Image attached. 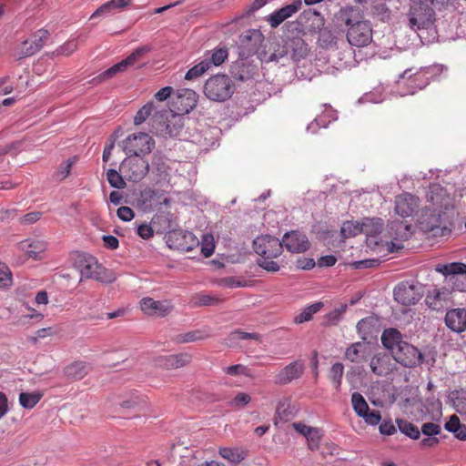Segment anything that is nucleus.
Returning a JSON list of instances; mask_svg holds the SVG:
<instances>
[{
  "label": "nucleus",
  "mask_w": 466,
  "mask_h": 466,
  "mask_svg": "<svg viewBox=\"0 0 466 466\" xmlns=\"http://www.w3.org/2000/svg\"><path fill=\"white\" fill-rule=\"evenodd\" d=\"M304 370V362L300 360H297L280 370V371L275 376V383L278 385H287L292 380L299 379L302 376Z\"/></svg>",
  "instance_id": "2eb2a0df"
},
{
  "label": "nucleus",
  "mask_w": 466,
  "mask_h": 466,
  "mask_svg": "<svg viewBox=\"0 0 466 466\" xmlns=\"http://www.w3.org/2000/svg\"><path fill=\"white\" fill-rule=\"evenodd\" d=\"M283 247L291 253H302L309 248L308 237L297 230L287 232L282 238Z\"/></svg>",
  "instance_id": "4468645a"
},
{
  "label": "nucleus",
  "mask_w": 466,
  "mask_h": 466,
  "mask_svg": "<svg viewBox=\"0 0 466 466\" xmlns=\"http://www.w3.org/2000/svg\"><path fill=\"white\" fill-rule=\"evenodd\" d=\"M251 401V397L245 392L238 393L230 401V405L235 408H243Z\"/></svg>",
  "instance_id": "864d4df0"
},
{
  "label": "nucleus",
  "mask_w": 466,
  "mask_h": 466,
  "mask_svg": "<svg viewBox=\"0 0 466 466\" xmlns=\"http://www.w3.org/2000/svg\"><path fill=\"white\" fill-rule=\"evenodd\" d=\"M231 336L233 339H254V340H258L259 337H260L258 333H249V332H245L242 330H235L234 332L231 333Z\"/></svg>",
  "instance_id": "0e129e2a"
},
{
  "label": "nucleus",
  "mask_w": 466,
  "mask_h": 466,
  "mask_svg": "<svg viewBox=\"0 0 466 466\" xmlns=\"http://www.w3.org/2000/svg\"><path fill=\"white\" fill-rule=\"evenodd\" d=\"M209 69V62L208 60H202L186 73L185 79L188 81L195 80L202 76Z\"/></svg>",
  "instance_id": "72a5a7b5"
},
{
  "label": "nucleus",
  "mask_w": 466,
  "mask_h": 466,
  "mask_svg": "<svg viewBox=\"0 0 466 466\" xmlns=\"http://www.w3.org/2000/svg\"><path fill=\"white\" fill-rule=\"evenodd\" d=\"M218 453L219 455L232 462V463H235V464H238L239 463L240 461H242L246 456H247V453L246 451L241 449V448H220L219 451H218Z\"/></svg>",
  "instance_id": "c85d7f7f"
},
{
  "label": "nucleus",
  "mask_w": 466,
  "mask_h": 466,
  "mask_svg": "<svg viewBox=\"0 0 466 466\" xmlns=\"http://www.w3.org/2000/svg\"><path fill=\"white\" fill-rule=\"evenodd\" d=\"M351 403L354 411L359 417H361L365 412L369 411V405L364 397L360 392H353L351 395Z\"/></svg>",
  "instance_id": "f704fd0d"
},
{
  "label": "nucleus",
  "mask_w": 466,
  "mask_h": 466,
  "mask_svg": "<svg viewBox=\"0 0 466 466\" xmlns=\"http://www.w3.org/2000/svg\"><path fill=\"white\" fill-rule=\"evenodd\" d=\"M106 177L111 187L122 189L126 187L125 177L115 169H108L106 172Z\"/></svg>",
  "instance_id": "58836bf2"
},
{
  "label": "nucleus",
  "mask_w": 466,
  "mask_h": 466,
  "mask_svg": "<svg viewBox=\"0 0 466 466\" xmlns=\"http://www.w3.org/2000/svg\"><path fill=\"white\" fill-rule=\"evenodd\" d=\"M347 305H340L339 308L333 309L332 311L327 313L324 317V325H336L340 319L342 315L346 312Z\"/></svg>",
  "instance_id": "4c0bfd02"
},
{
  "label": "nucleus",
  "mask_w": 466,
  "mask_h": 466,
  "mask_svg": "<svg viewBox=\"0 0 466 466\" xmlns=\"http://www.w3.org/2000/svg\"><path fill=\"white\" fill-rule=\"evenodd\" d=\"M360 418H362L365 420V422L370 425H377L380 423V421L381 420L380 411H378V410L370 411V410L368 412H365V414L363 416H361Z\"/></svg>",
  "instance_id": "bf43d9fd"
},
{
  "label": "nucleus",
  "mask_w": 466,
  "mask_h": 466,
  "mask_svg": "<svg viewBox=\"0 0 466 466\" xmlns=\"http://www.w3.org/2000/svg\"><path fill=\"white\" fill-rule=\"evenodd\" d=\"M119 169L126 179L138 182L148 173L149 165L143 157H128L123 160Z\"/></svg>",
  "instance_id": "1a4fd4ad"
},
{
  "label": "nucleus",
  "mask_w": 466,
  "mask_h": 466,
  "mask_svg": "<svg viewBox=\"0 0 466 466\" xmlns=\"http://www.w3.org/2000/svg\"><path fill=\"white\" fill-rule=\"evenodd\" d=\"M339 19L348 27L346 36L350 45L364 47L371 43V25L369 21L362 18L358 9L353 7L342 9L339 13Z\"/></svg>",
  "instance_id": "f03ea898"
},
{
  "label": "nucleus",
  "mask_w": 466,
  "mask_h": 466,
  "mask_svg": "<svg viewBox=\"0 0 466 466\" xmlns=\"http://www.w3.org/2000/svg\"><path fill=\"white\" fill-rule=\"evenodd\" d=\"M340 233L343 238H349L362 233L361 222L346 221L343 223Z\"/></svg>",
  "instance_id": "c9c22d12"
},
{
  "label": "nucleus",
  "mask_w": 466,
  "mask_h": 466,
  "mask_svg": "<svg viewBox=\"0 0 466 466\" xmlns=\"http://www.w3.org/2000/svg\"><path fill=\"white\" fill-rule=\"evenodd\" d=\"M322 438L321 431L318 428H312L310 432L306 437L308 447L311 451H316L319 448V442Z\"/></svg>",
  "instance_id": "a18cd8bd"
},
{
  "label": "nucleus",
  "mask_w": 466,
  "mask_h": 466,
  "mask_svg": "<svg viewBox=\"0 0 466 466\" xmlns=\"http://www.w3.org/2000/svg\"><path fill=\"white\" fill-rule=\"evenodd\" d=\"M78 48V43L76 39H70L65 44L60 46L54 54L68 56L72 55Z\"/></svg>",
  "instance_id": "49530a36"
},
{
  "label": "nucleus",
  "mask_w": 466,
  "mask_h": 466,
  "mask_svg": "<svg viewBox=\"0 0 466 466\" xmlns=\"http://www.w3.org/2000/svg\"><path fill=\"white\" fill-rule=\"evenodd\" d=\"M76 161V157H73L72 159H67L66 161L63 162L56 171L54 177L59 181L64 180L69 176L71 168Z\"/></svg>",
  "instance_id": "79ce46f5"
},
{
  "label": "nucleus",
  "mask_w": 466,
  "mask_h": 466,
  "mask_svg": "<svg viewBox=\"0 0 466 466\" xmlns=\"http://www.w3.org/2000/svg\"><path fill=\"white\" fill-rule=\"evenodd\" d=\"M43 394L39 391L22 392L19 395V403L25 409L34 408L42 399Z\"/></svg>",
  "instance_id": "2f4dec72"
},
{
  "label": "nucleus",
  "mask_w": 466,
  "mask_h": 466,
  "mask_svg": "<svg viewBox=\"0 0 466 466\" xmlns=\"http://www.w3.org/2000/svg\"><path fill=\"white\" fill-rule=\"evenodd\" d=\"M149 50L150 47L148 46L137 48L127 58L101 73L96 79H98V81H104L113 77L117 73L126 71L128 66L135 65Z\"/></svg>",
  "instance_id": "9b49d317"
},
{
  "label": "nucleus",
  "mask_w": 466,
  "mask_h": 466,
  "mask_svg": "<svg viewBox=\"0 0 466 466\" xmlns=\"http://www.w3.org/2000/svg\"><path fill=\"white\" fill-rule=\"evenodd\" d=\"M162 117H163V115L159 114V113H156L152 117V121H153L152 127L156 129V133L157 134L160 133L164 136L167 135L169 137L177 136V131L172 129L170 127L169 124H167L166 122H164L163 124H159V127L155 126V123L157 121V119L162 118Z\"/></svg>",
  "instance_id": "ea45409f"
},
{
  "label": "nucleus",
  "mask_w": 466,
  "mask_h": 466,
  "mask_svg": "<svg viewBox=\"0 0 466 466\" xmlns=\"http://www.w3.org/2000/svg\"><path fill=\"white\" fill-rule=\"evenodd\" d=\"M380 432L383 435H392L397 430L391 420H385L379 427Z\"/></svg>",
  "instance_id": "69168bd1"
},
{
  "label": "nucleus",
  "mask_w": 466,
  "mask_h": 466,
  "mask_svg": "<svg viewBox=\"0 0 466 466\" xmlns=\"http://www.w3.org/2000/svg\"><path fill=\"white\" fill-rule=\"evenodd\" d=\"M321 46L329 47L336 45V37L330 32H323L320 35Z\"/></svg>",
  "instance_id": "774afa93"
},
{
  "label": "nucleus",
  "mask_w": 466,
  "mask_h": 466,
  "mask_svg": "<svg viewBox=\"0 0 466 466\" xmlns=\"http://www.w3.org/2000/svg\"><path fill=\"white\" fill-rule=\"evenodd\" d=\"M42 215L40 211L27 213L19 218V223L22 225H32L37 222L42 218Z\"/></svg>",
  "instance_id": "4d7b16f0"
},
{
  "label": "nucleus",
  "mask_w": 466,
  "mask_h": 466,
  "mask_svg": "<svg viewBox=\"0 0 466 466\" xmlns=\"http://www.w3.org/2000/svg\"><path fill=\"white\" fill-rule=\"evenodd\" d=\"M38 52V46L33 44L30 39L25 40L20 46L18 47V51L16 56L19 58L30 56Z\"/></svg>",
  "instance_id": "c03bdc74"
},
{
  "label": "nucleus",
  "mask_w": 466,
  "mask_h": 466,
  "mask_svg": "<svg viewBox=\"0 0 466 466\" xmlns=\"http://www.w3.org/2000/svg\"><path fill=\"white\" fill-rule=\"evenodd\" d=\"M421 432L426 436L434 437L441 433V426L433 422H427L422 425Z\"/></svg>",
  "instance_id": "13d9d810"
},
{
  "label": "nucleus",
  "mask_w": 466,
  "mask_h": 466,
  "mask_svg": "<svg viewBox=\"0 0 466 466\" xmlns=\"http://www.w3.org/2000/svg\"><path fill=\"white\" fill-rule=\"evenodd\" d=\"M419 207V199L415 196L404 193L395 198V212L401 218L413 215Z\"/></svg>",
  "instance_id": "f3484780"
},
{
  "label": "nucleus",
  "mask_w": 466,
  "mask_h": 466,
  "mask_svg": "<svg viewBox=\"0 0 466 466\" xmlns=\"http://www.w3.org/2000/svg\"><path fill=\"white\" fill-rule=\"evenodd\" d=\"M461 425L460 419L457 415H452L450 417V420L445 423V429L448 431L455 432L459 430Z\"/></svg>",
  "instance_id": "338daca9"
},
{
  "label": "nucleus",
  "mask_w": 466,
  "mask_h": 466,
  "mask_svg": "<svg viewBox=\"0 0 466 466\" xmlns=\"http://www.w3.org/2000/svg\"><path fill=\"white\" fill-rule=\"evenodd\" d=\"M46 247V241L37 238H28L17 243V248L34 259H42Z\"/></svg>",
  "instance_id": "412c9836"
},
{
  "label": "nucleus",
  "mask_w": 466,
  "mask_h": 466,
  "mask_svg": "<svg viewBox=\"0 0 466 466\" xmlns=\"http://www.w3.org/2000/svg\"><path fill=\"white\" fill-rule=\"evenodd\" d=\"M228 53L226 48H219L214 50L210 57H207L204 60H208L209 62V68L211 69L212 66H218L225 62L228 58Z\"/></svg>",
  "instance_id": "37998d69"
},
{
  "label": "nucleus",
  "mask_w": 466,
  "mask_h": 466,
  "mask_svg": "<svg viewBox=\"0 0 466 466\" xmlns=\"http://www.w3.org/2000/svg\"><path fill=\"white\" fill-rule=\"evenodd\" d=\"M427 305L433 310H441L451 301V292L448 289H434L426 296Z\"/></svg>",
  "instance_id": "6ab92c4d"
},
{
  "label": "nucleus",
  "mask_w": 466,
  "mask_h": 466,
  "mask_svg": "<svg viewBox=\"0 0 466 466\" xmlns=\"http://www.w3.org/2000/svg\"><path fill=\"white\" fill-rule=\"evenodd\" d=\"M192 361V355L188 352L158 356L155 359V365L163 370H176L188 365Z\"/></svg>",
  "instance_id": "f8f14e48"
},
{
  "label": "nucleus",
  "mask_w": 466,
  "mask_h": 466,
  "mask_svg": "<svg viewBox=\"0 0 466 466\" xmlns=\"http://www.w3.org/2000/svg\"><path fill=\"white\" fill-rule=\"evenodd\" d=\"M225 372L231 376H236L238 374H244L246 376H249V374L248 372V369L241 364H236V365L229 366L226 369Z\"/></svg>",
  "instance_id": "e2e57ef3"
},
{
  "label": "nucleus",
  "mask_w": 466,
  "mask_h": 466,
  "mask_svg": "<svg viewBox=\"0 0 466 466\" xmlns=\"http://www.w3.org/2000/svg\"><path fill=\"white\" fill-rule=\"evenodd\" d=\"M204 339L199 330L190 331L177 337L179 343L193 342Z\"/></svg>",
  "instance_id": "6e6d98bb"
},
{
  "label": "nucleus",
  "mask_w": 466,
  "mask_h": 466,
  "mask_svg": "<svg viewBox=\"0 0 466 466\" xmlns=\"http://www.w3.org/2000/svg\"><path fill=\"white\" fill-rule=\"evenodd\" d=\"M390 229L394 231V239L403 241L411 235V226L406 221H392L390 224Z\"/></svg>",
  "instance_id": "cd10ccee"
},
{
  "label": "nucleus",
  "mask_w": 466,
  "mask_h": 466,
  "mask_svg": "<svg viewBox=\"0 0 466 466\" xmlns=\"http://www.w3.org/2000/svg\"><path fill=\"white\" fill-rule=\"evenodd\" d=\"M49 32L44 28L37 30L30 38V41L38 46V51L44 46L49 38Z\"/></svg>",
  "instance_id": "8fccbe9b"
},
{
  "label": "nucleus",
  "mask_w": 466,
  "mask_h": 466,
  "mask_svg": "<svg viewBox=\"0 0 466 466\" xmlns=\"http://www.w3.org/2000/svg\"><path fill=\"white\" fill-rule=\"evenodd\" d=\"M392 358L404 367L413 368L420 364L423 360L421 352L413 345L404 341L394 348Z\"/></svg>",
  "instance_id": "9d476101"
},
{
  "label": "nucleus",
  "mask_w": 466,
  "mask_h": 466,
  "mask_svg": "<svg viewBox=\"0 0 466 466\" xmlns=\"http://www.w3.org/2000/svg\"><path fill=\"white\" fill-rule=\"evenodd\" d=\"M302 6V0H294L291 4L287 5L279 10L285 19L291 17L294 14L300 10Z\"/></svg>",
  "instance_id": "09e8293b"
},
{
  "label": "nucleus",
  "mask_w": 466,
  "mask_h": 466,
  "mask_svg": "<svg viewBox=\"0 0 466 466\" xmlns=\"http://www.w3.org/2000/svg\"><path fill=\"white\" fill-rule=\"evenodd\" d=\"M233 93L234 83L226 75L212 76L204 85V94L212 101H226L231 97Z\"/></svg>",
  "instance_id": "423d86ee"
},
{
  "label": "nucleus",
  "mask_w": 466,
  "mask_h": 466,
  "mask_svg": "<svg viewBox=\"0 0 466 466\" xmlns=\"http://www.w3.org/2000/svg\"><path fill=\"white\" fill-rule=\"evenodd\" d=\"M144 403L143 400L138 396L131 397L120 403L122 409L125 410H138Z\"/></svg>",
  "instance_id": "5fc2aeb1"
},
{
  "label": "nucleus",
  "mask_w": 466,
  "mask_h": 466,
  "mask_svg": "<svg viewBox=\"0 0 466 466\" xmlns=\"http://www.w3.org/2000/svg\"><path fill=\"white\" fill-rule=\"evenodd\" d=\"M141 309L147 315L164 317L172 310V305L167 301H158L151 298H144L140 301Z\"/></svg>",
  "instance_id": "aec40b11"
},
{
  "label": "nucleus",
  "mask_w": 466,
  "mask_h": 466,
  "mask_svg": "<svg viewBox=\"0 0 466 466\" xmlns=\"http://www.w3.org/2000/svg\"><path fill=\"white\" fill-rule=\"evenodd\" d=\"M435 5V0H419L410 6L408 16L410 27L420 30L430 27L435 21V11L429 5Z\"/></svg>",
  "instance_id": "39448f33"
},
{
  "label": "nucleus",
  "mask_w": 466,
  "mask_h": 466,
  "mask_svg": "<svg viewBox=\"0 0 466 466\" xmlns=\"http://www.w3.org/2000/svg\"><path fill=\"white\" fill-rule=\"evenodd\" d=\"M343 372L344 366L339 362L333 364L330 368L329 378L337 390L340 388Z\"/></svg>",
  "instance_id": "e433bc0d"
},
{
  "label": "nucleus",
  "mask_w": 466,
  "mask_h": 466,
  "mask_svg": "<svg viewBox=\"0 0 466 466\" xmlns=\"http://www.w3.org/2000/svg\"><path fill=\"white\" fill-rule=\"evenodd\" d=\"M381 342L383 346L392 353L394 348H397L399 344L403 343L404 340L402 339V336L399 330L395 329H385L381 335Z\"/></svg>",
  "instance_id": "393cba45"
},
{
  "label": "nucleus",
  "mask_w": 466,
  "mask_h": 466,
  "mask_svg": "<svg viewBox=\"0 0 466 466\" xmlns=\"http://www.w3.org/2000/svg\"><path fill=\"white\" fill-rule=\"evenodd\" d=\"M224 301V299L218 296L210 294L198 293L196 294L192 299V303L195 306H211L218 305Z\"/></svg>",
  "instance_id": "7c9ffc66"
},
{
  "label": "nucleus",
  "mask_w": 466,
  "mask_h": 466,
  "mask_svg": "<svg viewBox=\"0 0 466 466\" xmlns=\"http://www.w3.org/2000/svg\"><path fill=\"white\" fill-rule=\"evenodd\" d=\"M383 219L380 218H364L361 220L362 233L367 236H376L383 228Z\"/></svg>",
  "instance_id": "bb28decb"
},
{
  "label": "nucleus",
  "mask_w": 466,
  "mask_h": 466,
  "mask_svg": "<svg viewBox=\"0 0 466 466\" xmlns=\"http://www.w3.org/2000/svg\"><path fill=\"white\" fill-rule=\"evenodd\" d=\"M324 307L323 302L318 301L307 306L303 310L295 317L294 320L298 324L309 321L313 315L318 313Z\"/></svg>",
  "instance_id": "c756f323"
},
{
  "label": "nucleus",
  "mask_w": 466,
  "mask_h": 466,
  "mask_svg": "<svg viewBox=\"0 0 466 466\" xmlns=\"http://www.w3.org/2000/svg\"><path fill=\"white\" fill-rule=\"evenodd\" d=\"M91 365L83 360H76L63 370L65 377L71 381H77L84 379L90 371Z\"/></svg>",
  "instance_id": "4be33fe9"
},
{
  "label": "nucleus",
  "mask_w": 466,
  "mask_h": 466,
  "mask_svg": "<svg viewBox=\"0 0 466 466\" xmlns=\"http://www.w3.org/2000/svg\"><path fill=\"white\" fill-rule=\"evenodd\" d=\"M445 324L453 332L461 333L466 330V309H450L445 315Z\"/></svg>",
  "instance_id": "a211bd4d"
},
{
  "label": "nucleus",
  "mask_w": 466,
  "mask_h": 466,
  "mask_svg": "<svg viewBox=\"0 0 466 466\" xmlns=\"http://www.w3.org/2000/svg\"><path fill=\"white\" fill-rule=\"evenodd\" d=\"M12 284V273L9 268L0 263V288L9 287Z\"/></svg>",
  "instance_id": "3c124183"
},
{
  "label": "nucleus",
  "mask_w": 466,
  "mask_h": 466,
  "mask_svg": "<svg viewBox=\"0 0 466 466\" xmlns=\"http://www.w3.org/2000/svg\"><path fill=\"white\" fill-rule=\"evenodd\" d=\"M214 249H215V245H214V238H213L212 235H210V234L203 235V239L201 242V254H203V256L205 258H209L213 254Z\"/></svg>",
  "instance_id": "de8ad7c7"
},
{
  "label": "nucleus",
  "mask_w": 466,
  "mask_h": 466,
  "mask_svg": "<svg viewBox=\"0 0 466 466\" xmlns=\"http://www.w3.org/2000/svg\"><path fill=\"white\" fill-rule=\"evenodd\" d=\"M218 285L226 288L247 287L248 283L245 280H238L234 277H226L218 280Z\"/></svg>",
  "instance_id": "603ef678"
},
{
  "label": "nucleus",
  "mask_w": 466,
  "mask_h": 466,
  "mask_svg": "<svg viewBox=\"0 0 466 466\" xmlns=\"http://www.w3.org/2000/svg\"><path fill=\"white\" fill-rule=\"evenodd\" d=\"M430 199L431 204L423 208L420 218V228L434 232V236H448L454 228L457 214L452 199L442 188L431 191Z\"/></svg>",
  "instance_id": "f257e3e1"
},
{
  "label": "nucleus",
  "mask_w": 466,
  "mask_h": 466,
  "mask_svg": "<svg viewBox=\"0 0 466 466\" xmlns=\"http://www.w3.org/2000/svg\"><path fill=\"white\" fill-rule=\"evenodd\" d=\"M367 349L368 347L365 343H353L347 349L345 357L351 362L360 363L365 359Z\"/></svg>",
  "instance_id": "a878e982"
},
{
  "label": "nucleus",
  "mask_w": 466,
  "mask_h": 466,
  "mask_svg": "<svg viewBox=\"0 0 466 466\" xmlns=\"http://www.w3.org/2000/svg\"><path fill=\"white\" fill-rule=\"evenodd\" d=\"M394 299L405 306L416 304L421 298L420 293L414 285L408 283L399 284L393 291Z\"/></svg>",
  "instance_id": "dca6fc26"
},
{
  "label": "nucleus",
  "mask_w": 466,
  "mask_h": 466,
  "mask_svg": "<svg viewBox=\"0 0 466 466\" xmlns=\"http://www.w3.org/2000/svg\"><path fill=\"white\" fill-rule=\"evenodd\" d=\"M166 238L168 248L181 252H189L200 245L199 240L192 232L182 229L169 231Z\"/></svg>",
  "instance_id": "6e6552de"
},
{
  "label": "nucleus",
  "mask_w": 466,
  "mask_h": 466,
  "mask_svg": "<svg viewBox=\"0 0 466 466\" xmlns=\"http://www.w3.org/2000/svg\"><path fill=\"white\" fill-rule=\"evenodd\" d=\"M117 217L123 221H130L135 217V213L129 207H120L117 209Z\"/></svg>",
  "instance_id": "680f3d73"
},
{
  "label": "nucleus",
  "mask_w": 466,
  "mask_h": 466,
  "mask_svg": "<svg viewBox=\"0 0 466 466\" xmlns=\"http://www.w3.org/2000/svg\"><path fill=\"white\" fill-rule=\"evenodd\" d=\"M286 19L279 9L270 14L268 18V22L272 28H277Z\"/></svg>",
  "instance_id": "052dcab7"
},
{
  "label": "nucleus",
  "mask_w": 466,
  "mask_h": 466,
  "mask_svg": "<svg viewBox=\"0 0 466 466\" xmlns=\"http://www.w3.org/2000/svg\"><path fill=\"white\" fill-rule=\"evenodd\" d=\"M396 423L399 427V430L410 439L418 440L420 438V431L413 423L409 422L403 419H397Z\"/></svg>",
  "instance_id": "473e14b6"
},
{
  "label": "nucleus",
  "mask_w": 466,
  "mask_h": 466,
  "mask_svg": "<svg viewBox=\"0 0 466 466\" xmlns=\"http://www.w3.org/2000/svg\"><path fill=\"white\" fill-rule=\"evenodd\" d=\"M371 371L380 377L387 376L396 370L397 366L392 354L378 353L370 362Z\"/></svg>",
  "instance_id": "ddd939ff"
},
{
  "label": "nucleus",
  "mask_w": 466,
  "mask_h": 466,
  "mask_svg": "<svg viewBox=\"0 0 466 466\" xmlns=\"http://www.w3.org/2000/svg\"><path fill=\"white\" fill-rule=\"evenodd\" d=\"M435 270L444 276H453L456 281L466 279V264L462 262H452L449 264H439Z\"/></svg>",
  "instance_id": "5701e85b"
},
{
  "label": "nucleus",
  "mask_w": 466,
  "mask_h": 466,
  "mask_svg": "<svg viewBox=\"0 0 466 466\" xmlns=\"http://www.w3.org/2000/svg\"><path fill=\"white\" fill-rule=\"evenodd\" d=\"M253 248L260 257L258 261L259 267L269 272L279 270L278 263L273 261L283 250V244L279 238L269 235L259 236L254 239Z\"/></svg>",
  "instance_id": "7ed1b4c3"
},
{
  "label": "nucleus",
  "mask_w": 466,
  "mask_h": 466,
  "mask_svg": "<svg viewBox=\"0 0 466 466\" xmlns=\"http://www.w3.org/2000/svg\"><path fill=\"white\" fill-rule=\"evenodd\" d=\"M155 146L153 138L147 133L129 135L123 142L122 147L128 157H140L141 155L149 154Z\"/></svg>",
  "instance_id": "0eeeda50"
},
{
  "label": "nucleus",
  "mask_w": 466,
  "mask_h": 466,
  "mask_svg": "<svg viewBox=\"0 0 466 466\" xmlns=\"http://www.w3.org/2000/svg\"><path fill=\"white\" fill-rule=\"evenodd\" d=\"M155 109V105L152 101L147 102L143 106L136 114L134 117L135 125H140L145 122Z\"/></svg>",
  "instance_id": "a19ab883"
},
{
  "label": "nucleus",
  "mask_w": 466,
  "mask_h": 466,
  "mask_svg": "<svg viewBox=\"0 0 466 466\" xmlns=\"http://www.w3.org/2000/svg\"><path fill=\"white\" fill-rule=\"evenodd\" d=\"M132 3V0H110L105 4H103L101 6H99L91 15V19L102 16V15H107L115 12L116 10H123L129 6Z\"/></svg>",
  "instance_id": "b1692460"
},
{
  "label": "nucleus",
  "mask_w": 466,
  "mask_h": 466,
  "mask_svg": "<svg viewBox=\"0 0 466 466\" xmlns=\"http://www.w3.org/2000/svg\"><path fill=\"white\" fill-rule=\"evenodd\" d=\"M75 268L80 272V280L94 279L100 282H112L113 279L107 277V270L92 255L76 253L74 258Z\"/></svg>",
  "instance_id": "20e7f679"
}]
</instances>
